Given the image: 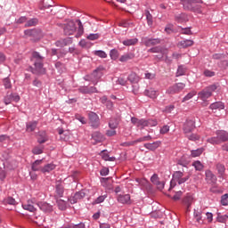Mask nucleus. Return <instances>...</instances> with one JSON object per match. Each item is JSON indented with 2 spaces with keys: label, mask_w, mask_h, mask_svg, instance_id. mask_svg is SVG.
<instances>
[{
  "label": "nucleus",
  "mask_w": 228,
  "mask_h": 228,
  "mask_svg": "<svg viewBox=\"0 0 228 228\" xmlns=\"http://www.w3.org/2000/svg\"><path fill=\"white\" fill-rule=\"evenodd\" d=\"M123 45H126V47H129L131 45H136L138 44V38L134 37L130 39H125L121 42Z\"/></svg>",
  "instance_id": "393cba45"
},
{
  "label": "nucleus",
  "mask_w": 228,
  "mask_h": 228,
  "mask_svg": "<svg viewBox=\"0 0 228 228\" xmlns=\"http://www.w3.org/2000/svg\"><path fill=\"white\" fill-rule=\"evenodd\" d=\"M170 131V126L168 125H165L160 128V134H167Z\"/></svg>",
  "instance_id": "e2e57ef3"
},
{
  "label": "nucleus",
  "mask_w": 228,
  "mask_h": 228,
  "mask_svg": "<svg viewBox=\"0 0 228 228\" xmlns=\"http://www.w3.org/2000/svg\"><path fill=\"white\" fill-rule=\"evenodd\" d=\"M77 22L78 24L77 33L76 35L77 38H79L85 33V28L83 27V23L81 22V20H77Z\"/></svg>",
  "instance_id": "2f4dec72"
},
{
  "label": "nucleus",
  "mask_w": 228,
  "mask_h": 228,
  "mask_svg": "<svg viewBox=\"0 0 228 228\" xmlns=\"http://www.w3.org/2000/svg\"><path fill=\"white\" fill-rule=\"evenodd\" d=\"M117 200L118 202H119V204H127V205L133 204V201H131L130 194H118L117 197Z\"/></svg>",
  "instance_id": "f8f14e48"
},
{
  "label": "nucleus",
  "mask_w": 228,
  "mask_h": 228,
  "mask_svg": "<svg viewBox=\"0 0 228 228\" xmlns=\"http://www.w3.org/2000/svg\"><path fill=\"white\" fill-rule=\"evenodd\" d=\"M205 175H206V181L208 183V184H216V175H215V174H213V172H211V170H207L205 172Z\"/></svg>",
  "instance_id": "ddd939ff"
},
{
  "label": "nucleus",
  "mask_w": 228,
  "mask_h": 228,
  "mask_svg": "<svg viewBox=\"0 0 228 228\" xmlns=\"http://www.w3.org/2000/svg\"><path fill=\"white\" fill-rule=\"evenodd\" d=\"M175 20L180 24H183V22H186L188 20V15L184 12L175 14Z\"/></svg>",
  "instance_id": "4be33fe9"
},
{
  "label": "nucleus",
  "mask_w": 228,
  "mask_h": 228,
  "mask_svg": "<svg viewBox=\"0 0 228 228\" xmlns=\"http://www.w3.org/2000/svg\"><path fill=\"white\" fill-rule=\"evenodd\" d=\"M148 53H160L161 54H163V47L155 46V47L150 48L148 50Z\"/></svg>",
  "instance_id": "8fccbe9b"
},
{
  "label": "nucleus",
  "mask_w": 228,
  "mask_h": 228,
  "mask_svg": "<svg viewBox=\"0 0 228 228\" xmlns=\"http://www.w3.org/2000/svg\"><path fill=\"white\" fill-rule=\"evenodd\" d=\"M144 95L146 97H150V99H157L158 98V91L152 87H150L144 91Z\"/></svg>",
  "instance_id": "aec40b11"
},
{
  "label": "nucleus",
  "mask_w": 228,
  "mask_h": 228,
  "mask_svg": "<svg viewBox=\"0 0 228 228\" xmlns=\"http://www.w3.org/2000/svg\"><path fill=\"white\" fill-rule=\"evenodd\" d=\"M145 16H146L148 26H152L153 24L152 14H151V12H149V10L145 11Z\"/></svg>",
  "instance_id": "de8ad7c7"
},
{
  "label": "nucleus",
  "mask_w": 228,
  "mask_h": 228,
  "mask_svg": "<svg viewBox=\"0 0 228 228\" xmlns=\"http://www.w3.org/2000/svg\"><path fill=\"white\" fill-rule=\"evenodd\" d=\"M31 61L34 63V68L29 67L30 72L36 74V76H40V74H45V68H44V61L45 57L40 53L34 51L32 52Z\"/></svg>",
  "instance_id": "f257e3e1"
},
{
  "label": "nucleus",
  "mask_w": 228,
  "mask_h": 228,
  "mask_svg": "<svg viewBox=\"0 0 228 228\" xmlns=\"http://www.w3.org/2000/svg\"><path fill=\"white\" fill-rule=\"evenodd\" d=\"M38 24V19L32 18L30 20H27V22L24 25V28H33Z\"/></svg>",
  "instance_id": "c756f323"
},
{
  "label": "nucleus",
  "mask_w": 228,
  "mask_h": 228,
  "mask_svg": "<svg viewBox=\"0 0 228 228\" xmlns=\"http://www.w3.org/2000/svg\"><path fill=\"white\" fill-rule=\"evenodd\" d=\"M158 126V121L156 119H146L147 127H154Z\"/></svg>",
  "instance_id": "4d7b16f0"
},
{
  "label": "nucleus",
  "mask_w": 228,
  "mask_h": 228,
  "mask_svg": "<svg viewBox=\"0 0 228 228\" xmlns=\"http://www.w3.org/2000/svg\"><path fill=\"white\" fill-rule=\"evenodd\" d=\"M75 199H77V200H81V199H85V192L83 191H77L75 194Z\"/></svg>",
  "instance_id": "052dcab7"
},
{
  "label": "nucleus",
  "mask_w": 228,
  "mask_h": 228,
  "mask_svg": "<svg viewBox=\"0 0 228 228\" xmlns=\"http://www.w3.org/2000/svg\"><path fill=\"white\" fill-rule=\"evenodd\" d=\"M23 209L26 211H29L30 213H35L37 211V208H35V203L31 200H28L26 203L22 204Z\"/></svg>",
  "instance_id": "6ab92c4d"
},
{
  "label": "nucleus",
  "mask_w": 228,
  "mask_h": 228,
  "mask_svg": "<svg viewBox=\"0 0 228 228\" xmlns=\"http://www.w3.org/2000/svg\"><path fill=\"white\" fill-rule=\"evenodd\" d=\"M3 85L6 90L12 88V81H10L9 77H5L3 79Z\"/></svg>",
  "instance_id": "603ef678"
},
{
  "label": "nucleus",
  "mask_w": 228,
  "mask_h": 228,
  "mask_svg": "<svg viewBox=\"0 0 228 228\" xmlns=\"http://www.w3.org/2000/svg\"><path fill=\"white\" fill-rule=\"evenodd\" d=\"M56 168V165L53 163L46 164L42 168L43 174H49V172H53Z\"/></svg>",
  "instance_id": "a878e982"
},
{
  "label": "nucleus",
  "mask_w": 228,
  "mask_h": 228,
  "mask_svg": "<svg viewBox=\"0 0 228 228\" xmlns=\"http://www.w3.org/2000/svg\"><path fill=\"white\" fill-rule=\"evenodd\" d=\"M180 33L182 35H191V28H181Z\"/></svg>",
  "instance_id": "338daca9"
},
{
  "label": "nucleus",
  "mask_w": 228,
  "mask_h": 228,
  "mask_svg": "<svg viewBox=\"0 0 228 228\" xmlns=\"http://www.w3.org/2000/svg\"><path fill=\"white\" fill-rule=\"evenodd\" d=\"M197 95L196 91H191L189 94H187L182 100V102H186V101H190V99H193Z\"/></svg>",
  "instance_id": "79ce46f5"
},
{
  "label": "nucleus",
  "mask_w": 228,
  "mask_h": 228,
  "mask_svg": "<svg viewBox=\"0 0 228 228\" xmlns=\"http://www.w3.org/2000/svg\"><path fill=\"white\" fill-rule=\"evenodd\" d=\"M193 45V40L186 39L179 42V45L183 47V49H186V47H191Z\"/></svg>",
  "instance_id": "473e14b6"
},
{
  "label": "nucleus",
  "mask_w": 228,
  "mask_h": 228,
  "mask_svg": "<svg viewBox=\"0 0 228 228\" xmlns=\"http://www.w3.org/2000/svg\"><path fill=\"white\" fill-rule=\"evenodd\" d=\"M55 190L58 197H63V193H65V187H63L61 183H56Z\"/></svg>",
  "instance_id": "c85d7f7f"
},
{
  "label": "nucleus",
  "mask_w": 228,
  "mask_h": 228,
  "mask_svg": "<svg viewBox=\"0 0 228 228\" xmlns=\"http://www.w3.org/2000/svg\"><path fill=\"white\" fill-rule=\"evenodd\" d=\"M221 204L222 206H228V194H224L221 197Z\"/></svg>",
  "instance_id": "0e129e2a"
},
{
  "label": "nucleus",
  "mask_w": 228,
  "mask_h": 228,
  "mask_svg": "<svg viewBox=\"0 0 228 228\" xmlns=\"http://www.w3.org/2000/svg\"><path fill=\"white\" fill-rule=\"evenodd\" d=\"M186 87V84L184 83H176L167 88L166 91V94H168L169 95H175V94H179L184 90Z\"/></svg>",
  "instance_id": "39448f33"
},
{
  "label": "nucleus",
  "mask_w": 228,
  "mask_h": 228,
  "mask_svg": "<svg viewBox=\"0 0 228 228\" xmlns=\"http://www.w3.org/2000/svg\"><path fill=\"white\" fill-rule=\"evenodd\" d=\"M106 199H108V194H102L94 200V204H102Z\"/></svg>",
  "instance_id": "c03bdc74"
},
{
  "label": "nucleus",
  "mask_w": 228,
  "mask_h": 228,
  "mask_svg": "<svg viewBox=\"0 0 228 228\" xmlns=\"http://www.w3.org/2000/svg\"><path fill=\"white\" fill-rule=\"evenodd\" d=\"M216 85H210L207 87H205L204 89H202L199 94H198V97L203 101L204 102H206V101H208V99H209V97H211L213 95V92L216 91Z\"/></svg>",
  "instance_id": "7ed1b4c3"
},
{
  "label": "nucleus",
  "mask_w": 228,
  "mask_h": 228,
  "mask_svg": "<svg viewBox=\"0 0 228 228\" xmlns=\"http://www.w3.org/2000/svg\"><path fill=\"white\" fill-rule=\"evenodd\" d=\"M101 156L104 161H115L116 159L115 157H110L106 151H102Z\"/></svg>",
  "instance_id": "a19ab883"
},
{
  "label": "nucleus",
  "mask_w": 228,
  "mask_h": 228,
  "mask_svg": "<svg viewBox=\"0 0 228 228\" xmlns=\"http://www.w3.org/2000/svg\"><path fill=\"white\" fill-rule=\"evenodd\" d=\"M183 206H186L187 211H190V208H191V204H193V196H191V194H187L183 199Z\"/></svg>",
  "instance_id": "412c9836"
},
{
  "label": "nucleus",
  "mask_w": 228,
  "mask_h": 228,
  "mask_svg": "<svg viewBox=\"0 0 228 228\" xmlns=\"http://www.w3.org/2000/svg\"><path fill=\"white\" fill-rule=\"evenodd\" d=\"M78 92L83 94H97L99 91L95 86H81L78 87Z\"/></svg>",
  "instance_id": "6e6552de"
},
{
  "label": "nucleus",
  "mask_w": 228,
  "mask_h": 228,
  "mask_svg": "<svg viewBox=\"0 0 228 228\" xmlns=\"http://www.w3.org/2000/svg\"><path fill=\"white\" fill-rule=\"evenodd\" d=\"M197 0H181V4H183L184 10H190L191 12H195V6Z\"/></svg>",
  "instance_id": "9b49d317"
},
{
  "label": "nucleus",
  "mask_w": 228,
  "mask_h": 228,
  "mask_svg": "<svg viewBox=\"0 0 228 228\" xmlns=\"http://www.w3.org/2000/svg\"><path fill=\"white\" fill-rule=\"evenodd\" d=\"M155 77H156V74H154V73L146 72V73L144 74V78H145V79L152 80V79H154Z\"/></svg>",
  "instance_id": "774afa93"
},
{
  "label": "nucleus",
  "mask_w": 228,
  "mask_h": 228,
  "mask_svg": "<svg viewBox=\"0 0 228 228\" xmlns=\"http://www.w3.org/2000/svg\"><path fill=\"white\" fill-rule=\"evenodd\" d=\"M210 110H224L225 108V104L222 102H216L209 106Z\"/></svg>",
  "instance_id": "cd10ccee"
},
{
  "label": "nucleus",
  "mask_w": 228,
  "mask_h": 228,
  "mask_svg": "<svg viewBox=\"0 0 228 228\" xmlns=\"http://www.w3.org/2000/svg\"><path fill=\"white\" fill-rule=\"evenodd\" d=\"M192 167H194L195 170L200 172L204 168V165L199 160H196L192 163Z\"/></svg>",
  "instance_id": "09e8293b"
},
{
  "label": "nucleus",
  "mask_w": 228,
  "mask_h": 228,
  "mask_svg": "<svg viewBox=\"0 0 228 228\" xmlns=\"http://www.w3.org/2000/svg\"><path fill=\"white\" fill-rule=\"evenodd\" d=\"M228 220L227 215L217 214L216 221L220 224H225Z\"/></svg>",
  "instance_id": "37998d69"
},
{
  "label": "nucleus",
  "mask_w": 228,
  "mask_h": 228,
  "mask_svg": "<svg viewBox=\"0 0 228 228\" xmlns=\"http://www.w3.org/2000/svg\"><path fill=\"white\" fill-rule=\"evenodd\" d=\"M110 60H113L115 61L118 60V56H120V53H118V50L111 49L110 51Z\"/></svg>",
  "instance_id": "f704fd0d"
},
{
  "label": "nucleus",
  "mask_w": 228,
  "mask_h": 228,
  "mask_svg": "<svg viewBox=\"0 0 228 228\" xmlns=\"http://www.w3.org/2000/svg\"><path fill=\"white\" fill-rule=\"evenodd\" d=\"M194 217L196 218L198 224L202 222V213L200 211L194 209Z\"/></svg>",
  "instance_id": "5fc2aeb1"
},
{
  "label": "nucleus",
  "mask_w": 228,
  "mask_h": 228,
  "mask_svg": "<svg viewBox=\"0 0 228 228\" xmlns=\"http://www.w3.org/2000/svg\"><path fill=\"white\" fill-rule=\"evenodd\" d=\"M185 135L188 137V140H191V142H197V140H200V135L197 134H188Z\"/></svg>",
  "instance_id": "3c124183"
},
{
  "label": "nucleus",
  "mask_w": 228,
  "mask_h": 228,
  "mask_svg": "<svg viewBox=\"0 0 228 228\" xmlns=\"http://www.w3.org/2000/svg\"><path fill=\"white\" fill-rule=\"evenodd\" d=\"M186 74V67L184 66H179L176 71V77H179L181 76H184Z\"/></svg>",
  "instance_id": "a18cd8bd"
},
{
  "label": "nucleus",
  "mask_w": 228,
  "mask_h": 228,
  "mask_svg": "<svg viewBox=\"0 0 228 228\" xmlns=\"http://www.w3.org/2000/svg\"><path fill=\"white\" fill-rule=\"evenodd\" d=\"M204 152V148H199L197 150H191V158H199Z\"/></svg>",
  "instance_id": "72a5a7b5"
},
{
  "label": "nucleus",
  "mask_w": 228,
  "mask_h": 228,
  "mask_svg": "<svg viewBox=\"0 0 228 228\" xmlns=\"http://www.w3.org/2000/svg\"><path fill=\"white\" fill-rule=\"evenodd\" d=\"M92 139L94 140L95 143H101L102 142H104V135L100 132H94L92 134Z\"/></svg>",
  "instance_id": "b1692460"
},
{
  "label": "nucleus",
  "mask_w": 228,
  "mask_h": 228,
  "mask_svg": "<svg viewBox=\"0 0 228 228\" xmlns=\"http://www.w3.org/2000/svg\"><path fill=\"white\" fill-rule=\"evenodd\" d=\"M89 120L92 124V127H99V116L94 112L89 113Z\"/></svg>",
  "instance_id": "dca6fc26"
},
{
  "label": "nucleus",
  "mask_w": 228,
  "mask_h": 228,
  "mask_svg": "<svg viewBox=\"0 0 228 228\" xmlns=\"http://www.w3.org/2000/svg\"><path fill=\"white\" fill-rule=\"evenodd\" d=\"M119 26L121 28H133L134 26V23L129 20H125L119 22Z\"/></svg>",
  "instance_id": "c9c22d12"
},
{
  "label": "nucleus",
  "mask_w": 228,
  "mask_h": 228,
  "mask_svg": "<svg viewBox=\"0 0 228 228\" xmlns=\"http://www.w3.org/2000/svg\"><path fill=\"white\" fill-rule=\"evenodd\" d=\"M207 142L208 143H211V145H220V143L228 142V132L225 130H217L216 136L207 139Z\"/></svg>",
  "instance_id": "f03ea898"
},
{
  "label": "nucleus",
  "mask_w": 228,
  "mask_h": 228,
  "mask_svg": "<svg viewBox=\"0 0 228 228\" xmlns=\"http://www.w3.org/2000/svg\"><path fill=\"white\" fill-rule=\"evenodd\" d=\"M20 101V96L17 93L7 92L6 95L4 97V102L8 106L12 102H19Z\"/></svg>",
  "instance_id": "423d86ee"
},
{
  "label": "nucleus",
  "mask_w": 228,
  "mask_h": 228,
  "mask_svg": "<svg viewBox=\"0 0 228 228\" xmlns=\"http://www.w3.org/2000/svg\"><path fill=\"white\" fill-rule=\"evenodd\" d=\"M135 183H137V186H140V188H147L149 184V182L145 178H136Z\"/></svg>",
  "instance_id": "7c9ffc66"
},
{
  "label": "nucleus",
  "mask_w": 228,
  "mask_h": 228,
  "mask_svg": "<svg viewBox=\"0 0 228 228\" xmlns=\"http://www.w3.org/2000/svg\"><path fill=\"white\" fill-rule=\"evenodd\" d=\"M76 32V24L74 22H69L64 27V34L68 37L74 35Z\"/></svg>",
  "instance_id": "2eb2a0df"
},
{
  "label": "nucleus",
  "mask_w": 228,
  "mask_h": 228,
  "mask_svg": "<svg viewBox=\"0 0 228 228\" xmlns=\"http://www.w3.org/2000/svg\"><path fill=\"white\" fill-rule=\"evenodd\" d=\"M127 79H128V81H130V83H138L140 81V77H138L136 73H131L127 77Z\"/></svg>",
  "instance_id": "ea45409f"
},
{
  "label": "nucleus",
  "mask_w": 228,
  "mask_h": 228,
  "mask_svg": "<svg viewBox=\"0 0 228 228\" xmlns=\"http://www.w3.org/2000/svg\"><path fill=\"white\" fill-rule=\"evenodd\" d=\"M183 176L184 174L182 171H175L173 174V179L170 181V187L168 189V191H170V190H172L173 188H175L177 184L176 183H178V181H180V179Z\"/></svg>",
  "instance_id": "0eeeda50"
},
{
  "label": "nucleus",
  "mask_w": 228,
  "mask_h": 228,
  "mask_svg": "<svg viewBox=\"0 0 228 228\" xmlns=\"http://www.w3.org/2000/svg\"><path fill=\"white\" fill-rule=\"evenodd\" d=\"M101 37V34L96 33V34H89L87 36V40H99Z\"/></svg>",
  "instance_id": "bf43d9fd"
},
{
  "label": "nucleus",
  "mask_w": 228,
  "mask_h": 228,
  "mask_svg": "<svg viewBox=\"0 0 228 228\" xmlns=\"http://www.w3.org/2000/svg\"><path fill=\"white\" fill-rule=\"evenodd\" d=\"M44 161V159H37L36 161H34L31 165V169L33 172H42V168H44V167H42V162Z\"/></svg>",
  "instance_id": "a211bd4d"
},
{
  "label": "nucleus",
  "mask_w": 228,
  "mask_h": 228,
  "mask_svg": "<svg viewBox=\"0 0 228 228\" xmlns=\"http://www.w3.org/2000/svg\"><path fill=\"white\" fill-rule=\"evenodd\" d=\"M94 55L98 56L99 58H108V54L102 50L94 51Z\"/></svg>",
  "instance_id": "864d4df0"
},
{
  "label": "nucleus",
  "mask_w": 228,
  "mask_h": 228,
  "mask_svg": "<svg viewBox=\"0 0 228 228\" xmlns=\"http://www.w3.org/2000/svg\"><path fill=\"white\" fill-rule=\"evenodd\" d=\"M36 206H38L39 209L44 213H52L53 211V206L47 202L41 201L37 203Z\"/></svg>",
  "instance_id": "4468645a"
},
{
  "label": "nucleus",
  "mask_w": 228,
  "mask_h": 228,
  "mask_svg": "<svg viewBox=\"0 0 228 228\" xmlns=\"http://www.w3.org/2000/svg\"><path fill=\"white\" fill-rule=\"evenodd\" d=\"M32 153H34L36 156H38L40 154H44V146L39 145L36 146L32 149Z\"/></svg>",
  "instance_id": "4c0bfd02"
},
{
  "label": "nucleus",
  "mask_w": 228,
  "mask_h": 228,
  "mask_svg": "<svg viewBox=\"0 0 228 228\" xmlns=\"http://www.w3.org/2000/svg\"><path fill=\"white\" fill-rule=\"evenodd\" d=\"M4 204L9 205V206H15L17 204V201L12 197H7L4 200Z\"/></svg>",
  "instance_id": "58836bf2"
},
{
  "label": "nucleus",
  "mask_w": 228,
  "mask_h": 228,
  "mask_svg": "<svg viewBox=\"0 0 228 228\" xmlns=\"http://www.w3.org/2000/svg\"><path fill=\"white\" fill-rule=\"evenodd\" d=\"M49 140V138L47 137V134H45V132H42L39 134V137L37 138V142L42 144V143H45V142H47Z\"/></svg>",
  "instance_id": "e433bc0d"
},
{
  "label": "nucleus",
  "mask_w": 228,
  "mask_h": 228,
  "mask_svg": "<svg viewBox=\"0 0 228 228\" xmlns=\"http://www.w3.org/2000/svg\"><path fill=\"white\" fill-rule=\"evenodd\" d=\"M135 56L136 55L133 52L126 53L120 56L119 61H121V63H126L130 60H134Z\"/></svg>",
  "instance_id": "f3484780"
},
{
  "label": "nucleus",
  "mask_w": 228,
  "mask_h": 228,
  "mask_svg": "<svg viewBox=\"0 0 228 228\" xmlns=\"http://www.w3.org/2000/svg\"><path fill=\"white\" fill-rule=\"evenodd\" d=\"M37 126H38L37 121H29L26 124L28 133H33L35 129H37Z\"/></svg>",
  "instance_id": "bb28decb"
},
{
  "label": "nucleus",
  "mask_w": 228,
  "mask_h": 228,
  "mask_svg": "<svg viewBox=\"0 0 228 228\" xmlns=\"http://www.w3.org/2000/svg\"><path fill=\"white\" fill-rule=\"evenodd\" d=\"M32 38H40V29L32 28Z\"/></svg>",
  "instance_id": "69168bd1"
},
{
  "label": "nucleus",
  "mask_w": 228,
  "mask_h": 228,
  "mask_svg": "<svg viewBox=\"0 0 228 228\" xmlns=\"http://www.w3.org/2000/svg\"><path fill=\"white\" fill-rule=\"evenodd\" d=\"M102 70H104L102 67H98L93 71L91 75L87 77L89 78H86V81H92L94 85H97V83H99V79H101V77H102V76L104 75Z\"/></svg>",
  "instance_id": "20e7f679"
},
{
  "label": "nucleus",
  "mask_w": 228,
  "mask_h": 228,
  "mask_svg": "<svg viewBox=\"0 0 228 228\" xmlns=\"http://www.w3.org/2000/svg\"><path fill=\"white\" fill-rule=\"evenodd\" d=\"M137 127H142V129H143V127H147V119L145 118L139 119Z\"/></svg>",
  "instance_id": "680f3d73"
},
{
  "label": "nucleus",
  "mask_w": 228,
  "mask_h": 228,
  "mask_svg": "<svg viewBox=\"0 0 228 228\" xmlns=\"http://www.w3.org/2000/svg\"><path fill=\"white\" fill-rule=\"evenodd\" d=\"M58 204V208L59 209H61V211H65V209H67V201L63 200H59L57 201Z\"/></svg>",
  "instance_id": "49530a36"
},
{
  "label": "nucleus",
  "mask_w": 228,
  "mask_h": 228,
  "mask_svg": "<svg viewBox=\"0 0 228 228\" xmlns=\"http://www.w3.org/2000/svg\"><path fill=\"white\" fill-rule=\"evenodd\" d=\"M216 168L220 175H223L224 174H225V166H224V164H217Z\"/></svg>",
  "instance_id": "13d9d810"
},
{
  "label": "nucleus",
  "mask_w": 228,
  "mask_h": 228,
  "mask_svg": "<svg viewBox=\"0 0 228 228\" xmlns=\"http://www.w3.org/2000/svg\"><path fill=\"white\" fill-rule=\"evenodd\" d=\"M161 145V141L153 142L151 143H144L145 149L148 151H156Z\"/></svg>",
  "instance_id": "5701e85b"
},
{
  "label": "nucleus",
  "mask_w": 228,
  "mask_h": 228,
  "mask_svg": "<svg viewBox=\"0 0 228 228\" xmlns=\"http://www.w3.org/2000/svg\"><path fill=\"white\" fill-rule=\"evenodd\" d=\"M195 129V121L194 120H187L183 124V131L184 134H190Z\"/></svg>",
  "instance_id": "9d476101"
},
{
  "label": "nucleus",
  "mask_w": 228,
  "mask_h": 228,
  "mask_svg": "<svg viewBox=\"0 0 228 228\" xmlns=\"http://www.w3.org/2000/svg\"><path fill=\"white\" fill-rule=\"evenodd\" d=\"M151 140H152V136L151 135H145L143 137H140L137 140H135V142L137 143H142V142H151Z\"/></svg>",
  "instance_id": "6e6d98bb"
},
{
  "label": "nucleus",
  "mask_w": 228,
  "mask_h": 228,
  "mask_svg": "<svg viewBox=\"0 0 228 228\" xmlns=\"http://www.w3.org/2000/svg\"><path fill=\"white\" fill-rule=\"evenodd\" d=\"M142 43L146 47H152V45H158V44H161V39L159 38H149V37H142Z\"/></svg>",
  "instance_id": "1a4fd4ad"
}]
</instances>
